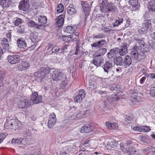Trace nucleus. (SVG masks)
I'll list each match as a JSON object with an SVG mask.
<instances>
[{"label": "nucleus", "instance_id": "f257e3e1", "mask_svg": "<svg viewBox=\"0 0 155 155\" xmlns=\"http://www.w3.org/2000/svg\"><path fill=\"white\" fill-rule=\"evenodd\" d=\"M4 127L7 129L16 130H19L21 127V124L17 119H8L5 123Z\"/></svg>", "mask_w": 155, "mask_h": 155}, {"label": "nucleus", "instance_id": "f03ea898", "mask_svg": "<svg viewBox=\"0 0 155 155\" xmlns=\"http://www.w3.org/2000/svg\"><path fill=\"white\" fill-rule=\"evenodd\" d=\"M151 28V21L150 20H145L142 28L139 30V32L141 34L146 33L148 30H150Z\"/></svg>", "mask_w": 155, "mask_h": 155}, {"label": "nucleus", "instance_id": "7ed1b4c3", "mask_svg": "<svg viewBox=\"0 0 155 155\" xmlns=\"http://www.w3.org/2000/svg\"><path fill=\"white\" fill-rule=\"evenodd\" d=\"M103 68L104 71L107 74H113V71H112L113 68L112 63L111 62L107 61L103 66Z\"/></svg>", "mask_w": 155, "mask_h": 155}, {"label": "nucleus", "instance_id": "20e7f679", "mask_svg": "<svg viewBox=\"0 0 155 155\" xmlns=\"http://www.w3.org/2000/svg\"><path fill=\"white\" fill-rule=\"evenodd\" d=\"M31 100L33 104H37L42 102V97L41 95H38L37 92H34L32 94Z\"/></svg>", "mask_w": 155, "mask_h": 155}, {"label": "nucleus", "instance_id": "39448f33", "mask_svg": "<svg viewBox=\"0 0 155 155\" xmlns=\"http://www.w3.org/2000/svg\"><path fill=\"white\" fill-rule=\"evenodd\" d=\"M7 59L8 62L11 64H15L18 63L20 61V57L18 55H8Z\"/></svg>", "mask_w": 155, "mask_h": 155}, {"label": "nucleus", "instance_id": "423d86ee", "mask_svg": "<svg viewBox=\"0 0 155 155\" xmlns=\"http://www.w3.org/2000/svg\"><path fill=\"white\" fill-rule=\"evenodd\" d=\"M56 121V118L55 114L52 113L49 116L48 123V127L51 128L54 126Z\"/></svg>", "mask_w": 155, "mask_h": 155}, {"label": "nucleus", "instance_id": "0eeeda50", "mask_svg": "<svg viewBox=\"0 0 155 155\" xmlns=\"http://www.w3.org/2000/svg\"><path fill=\"white\" fill-rule=\"evenodd\" d=\"M131 141L130 140L127 141L126 144L124 145H123V143H121L120 144L121 148L122 149H126V150H125V151H126V152H129L130 153H133V152H136L134 149L133 148V147H132L131 149L129 147H127L130 144H131Z\"/></svg>", "mask_w": 155, "mask_h": 155}, {"label": "nucleus", "instance_id": "6e6552de", "mask_svg": "<svg viewBox=\"0 0 155 155\" xmlns=\"http://www.w3.org/2000/svg\"><path fill=\"white\" fill-rule=\"evenodd\" d=\"M32 102L27 99H25L19 101L18 104V107L19 108H27L31 106Z\"/></svg>", "mask_w": 155, "mask_h": 155}, {"label": "nucleus", "instance_id": "1a4fd4ad", "mask_svg": "<svg viewBox=\"0 0 155 155\" xmlns=\"http://www.w3.org/2000/svg\"><path fill=\"white\" fill-rule=\"evenodd\" d=\"M62 75L61 72L58 70H56L52 74L51 78L53 81H58L61 80Z\"/></svg>", "mask_w": 155, "mask_h": 155}, {"label": "nucleus", "instance_id": "9d476101", "mask_svg": "<svg viewBox=\"0 0 155 155\" xmlns=\"http://www.w3.org/2000/svg\"><path fill=\"white\" fill-rule=\"evenodd\" d=\"M85 94L84 90L79 91L78 94L74 98V101L76 102H80L82 99L84 97Z\"/></svg>", "mask_w": 155, "mask_h": 155}, {"label": "nucleus", "instance_id": "9b49d317", "mask_svg": "<svg viewBox=\"0 0 155 155\" xmlns=\"http://www.w3.org/2000/svg\"><path fill=\"white\" fill-rule=\"evenodd\" d=\"M93 2H91V4L89 5L87 4V2L82 1L81 4L82 6L83 10L85 12L86 15H88L89 13L90 9L91 8V6Z\"/></svg>", "mask_w": 155, "mask_h": 155}, {"label": "nucleus", "instance_id": "f8f14e48", "mask_svg": "<svg viewBox=\"0 0 155 155\" xmlns=\"http://www.w3.org/2000/svg\"><path fill=\"white\" fill-rule=\"evenodd\" d=\"M138 46H135L132 49L130 53V55L133 60H138Z\"/></svg>", "mask_w": 155, "mask_h": 155}, {"label": "nucleus", "instance_id": "ddd939ff", "mask_svg": "<svg viewBox=\"0 0 155 155\" xmlns=\"http://www.w3.org/2000/svg\"><path fill=\"white\" fill-rule=\"evenodd\" d=\"M19 9L24 11H26L29 8V4L26 0L21 1L19 4Z\"/></svg>", "mask_w": 155, "mask_h": 155}, {"label": "nucleus", "instance_id": "4468645a", "mask_svg": "<svg viewBox=\"0 0 155 155\" xmlns=\"http://www.w3.org/2000/svg\"><path fill=\"white\" fill-rule=\"evenodd\" d=\"M30 65L28 62L26 61H24L21 62L18 65V69L21 71H25L28 69Z\"/></svg>", "mask_w": 155, "mask_h": 155}, {"label": "nucleus", "instance_id": "2eb2a0df", "mask_svg": "<svg viewBox=\"0 0 155 155\" xmlns=\"http://www.w3.org/2000/svg\"><path fill=\"white\" fill-rule=\"evenodd\" d=\"M17 45L20 48H25L27 44L25 40L22 38H20L17 41Z\"/></svg>", "mask_w": 155, "mask_h": 155}, {"label": "nucleus", "instance_id": "dca6fc26", "mask_svg": "<svg viewBox=\"0 0 155 155\" xmlns=\"http://www.w3.org/2000/svg\"><path fill=\"white\" fill-rule=\"evenodd\" d=\"M77 12L76 7L73 4H70L67 8V12L70 15H74Z\"/></svg>", "mask_w": 155, "mask_h": 155}, {"label": "nucleus", "instance_id": "f3484780", "mask_svg": "<svg viewBox=\"0 0 155 155\" xmlns=\"http://www.w3.org/2000/svg\"><path fill=\"white\" fill-rule=\"evenodd\" d=\"M92 130V127L89 124H86L82 126L80 130L81 133H88Z\"/></svg>", "mask_w": 155, "mask_h": 155}, {"label": "nucleus", "instance_id": "a211bd4d", "mask_svg": "<svg viewBox=\"0 0 155 155\" xmlns=\"http://www.w3.org/2000/svg\"><path fill=\"white\" fill-rule=\"evenodd\" d=\"M107 2L106 1H103L100 4V10L103 12L107 13L109 12L108 7H107Z\"/></svg>", "mask_w": 155, "mask_h": 155}, {"label": "nucleus", "instance_id": "6ab92c4d", "mask_svg": "<svg viewBox=\"0 0 155 155\" xmlns=\"http://www.w3.org/2000/svg\"><path fill=\"white\" fill-rule=\"evenodd\" d=\"M8 41L7 39L4 38H3L1 40V44L3 48L7 51L9 50V48Z\"/></svg>", "mask_w": 155, "mask_h": 155}, {"label": "nucleus", "instance_id": "aec40b11", "mask_svg": "<svg viewBox=\"0 0 155 155\" xmlns=\"http://www.w3.org/2000/svg\"><path fill=\"white\" fill-rule=\"evenodd\" d=\"M64 16L63 15H61L58 16L56 19V24L57 26L58 27H61L64 22Z\"/></svg>", "mask_w": 155, "mask_h": 155}, {"label": "nucleus", "instance_id": "412c9836", "mask_svg": "<svg viewBox=\"0 0 155 155\" xmlns=\"http://www.w3.org/2000/svg\"><path fill=\"white\" fill-rule=\"evenodd\" d=\"M117 143L114 140H111L107 142V148L110 150H114L117 147Z\"/></svg>", "mask_w": 155, "mask_h": 155}, {"label": "nucleus", "instance_id": "4be33fe9", "mask_svg": "<svg viewBox=\"0 0 155 155\" xmlns=\"http://www.w3.org/2000/svg\"><path fill=\"white\" fill-rule=\"evenodd\" d=\"M127 53V46L126 45H123L119 49V53L121 56L125 55Z\"/></svg>", "mask_w": 155, "mask_h": 155}, {"label": "nucleus", "instance_id": "5701e85b", "mask_svg": "<svg viewBox=\"0 0 155 155\" xmlns=\"http://www.w3.org/2000/svg\"><path fill=\"white\" fill-rule=\"evenodd\" d=\"M105 124L107 127L109 129H116L118 126L117 123L114 122L111 123L109 121L106 122Z\"/></svg>", "mask_w": 155, "mask_h": 155}, {"label": "nucleus", "instance_id": "b1692460", "mask_svg": "<svg viewBox=\"0 0 155 155\" xmlns=\"http://www.w3.org/2000/svg\"><path fill=\"white\" fill-rule=\"evenodd\" d=\"M76 29V28L74 27H73L72 26H68L64 28V31L65 32L72 33L75 31Z\"/></svg>", "mask_w": 155, "mask_h": 155}, {"label": "nucleus", "instance_id": "393cba45", "mask_svg": "<svg viewBox=\"0 0 155 155\" xmlns=\"http://www.w3.org/2000/svg\"><path fill=\"white\" fill-rule=\"evenodd\" d=\"M115 63L117 66H122L123 64V59L121 57H116L114 58Z\"/></svg>", "mask_w": 155, "mask_h": 155}, {"label": "nucleus", "instance_id": "a878e982", "mask_svg": "<svg viewBox=\"0 0 155 155\" xmlns=\"http://www.w3.org/2000/svg\"><path fill=\"white\" fill-rule=\"evenodd\" d=\"M47 18L45 16L39 15L38 18V23L40 25H44L47 22Z\"/></svg>", "mask_w": 155, "mask_h": 155}, {"label": "nucleus", "instance_id": "bb28decb", "mask_svg": "<svg viewBox=\"0 0 155 155\" xmlns=\"http://www.w3.org/2000/svg\"><path fill=\"white\" fill-rule=\"evenodd\" d=\"M148 7L150 12H155V1H153L150 2Z\"/></svg>", "mask_w": 155, "mask_h": 155}, {"label": "nucleus", "instance_id": "cd10ccee", "mask_svg": "<svg viewBox=\"0 0 155 155\" xmlns=\"http://www.w3.org/2000/svg\"><path fill=\"white\" fill-rule=\"evenodd\" d=\"M101 58H98L95 57L93 60L92 62L95 65L97 66H101L102 63Z\"/></svg>", "mask_w": 155, "mask_h": 155}, {"label": "nucleus", "instance_id": "c85d7f7f", "mask_svg": "<svg viewBox=\"0 0 155 155\" xmlns=\"http://www.w3.org/2000/svg\"><path fill=\"white\" fill-rule=\"evenodd\" d=\"M124 61L125 65L127 66L130 65L131 64L132 62L131 57L128 55L126 56L124 59Z\"/></svg>", "mask_w": 155, "mask_h": 155}, {"label": "nucleus", "instance_id": "c756f323", "mask_svg": "<svg viewBox=\"0 0 155 155\" xmlns=\"http://www.w3.org/2000/svg\"><path fill=\"white\" fill-rule=\"evenodd\" d=\"M118 51V48H115L111 49L109 52L107 53L108 57H109L110 56V57H113L116 54V53Z\"/></svg>", "mask_w": 155, "mask_h": 155}, {"label": "nucleus", "instance_id": "7c9ffc66", "mask_svg": "<svg viewBox=\"0 0 155 155\" xmlns=\"http://www.w3.org/2000/svg\"><path fill=\"white\" fill-rule=\"evenodd\" d=\"M28 25L30 27H34L37 29H39L41 26L36 23L33 21H29L28 23Z\"/></svg>", "mask_w": 155, "mask_h": 155}, {"label": "nucleus", "instance_id": "2f4dec72", "mask_svg": "<svg viewBox=\"0 0 155 155\" xmlns=\"http://www.w3.org/2000/svg\"><path fill=\"white\" fill-rule=\"evenodd\" d=\"M96 84L95 82L90 81L88 82V87L91 90H93L96 88Z\"/></svg>", "mask_w": 155, "mask_h": 155}, {"label": "nucleus", "instance_id": "473e14b6", "mask_svg": "<svg viewBox=\"0 0 155 155\" xmlns=\"http://www.w3.org/2000/svg\"><path fill=\"white\" fill-rule=\"evenodd\" d=\"M135 97H131V100H133L132 102L135 103H138L141 101L142 97L140 95L137 94V95H135Z\"/></svg>", "mask_w": 155, "mask_h": 155}, {"label": "nucleus", "instance_id": "72a5a7b5", "mask_svg": "<svg viewBox=\"0 0 155 155\" xmlns=\"http://www.w3.org/2000/svg\"><path fill=\"white\" fill-rule=\"evenodd\" d=\"M72 34L70 36V38L71 39V41H75L77 40L78 38V33H72Z\"/></svg>", "mask_w": 155, "mask_h": 155}, {"label": "nucleus", "instance_id": "f704fd0d", "mask_svg": "<svg viewBox=\"0 0 155 155\" xmlns=\"http://www.w3.org/2000/svg\"><path fill=\"white\" fill-rule=\"evenodd\" d=\"M43 74L42 70H40L38 72L35 73V76L36 77L41 79H42L45 77L44 75Z\"/></svg>", "mask_w": 155, "mask_h": 155}, {"label": "nucleus", "instance_id": "c9c22d12", "mask_svg": "<svg viewBox=\"0 0 155 155\" xmlns=\"http://www.w3.org/2000/svg\"><path fill=\"white\" fill-rule=\"evenodd\" d=\"M107 50L105 48H102L99 49L97 51V53L98 54L97 56H100L103 55L106 52Z\"/></svg>", "mask_w": 155, "mask_h": 155}, {"label": "nucleus", "instance_id": "e433bc0d", "mask_svg": "<svg viewBox=\"0 0 155 155\" xmlns=\"http://www.w3.org/2000/svg\"><path fill=\"white\" fill-rule=\"evenodd\" d=\"M22 23V20L18 18H16V19L13 22L14 25L15 26H18L19 25Z\"/></svg>", "mask_w": 155, "mask_h": 155}, {"label": "nucleus", "instance_id": "4c0bfd02", "mask_svg": "<svg viewBox=\"0 0 155 155\" xmlns=\"http://www.w3.org/2000/svg\"><path fill=\"white\" fill-rule=\"evenodd\" d=\"M64 10V6L61 4H59L57 8V13H60L63 11Z\"/></svg>", "mask_w": 155, "mask_h": 155}, {"label": "nucleus", "instance_id": "58836bf2", "mask_svg": "<svg viewBox=\"0 0 155 155\" xmlns=\"http://www.w3.org/2000/svg\"><path fill=\"white\" fill-rule=\"evenodd\" d=\"M140 132H147L150 131L151 129L149 127L147 126H140Z\"/></svg>", "mask_w": 155, "mask_h": 155}, {"label": "nucleus", "instance_id": "ea45409f", "mask_svg": "<svg viewBox=\"0 0 155 155\" xmlns=\"http://www.w3.org/2000/svg\"><path fill=\"white\" fill-rule=\"evenodd\" d=\"M8 0H2L0 4L3 7H7L8 6Z\"/></svg>", "mask_w": 155, "mask_h": 155}, {"label": "nucleus", "instance_id": "a19ab883", "mask_svg": "<svg viewBox=\"0 0 155 155\" xmlns=\"http://www.w3.org/2000/svg\"><path fill=\"white\" fill-rule=\"evenodd\" d=\"M40 70H42V72H43V74L45 76L48 74L50 72V69L48 67H46L45 68H41Z\"/></svg>", "mask_w": 155, "mask_h": 155}, {"label": "nucleus", "instance_id": "79ce46f5", "mask_svg": "<svg viewBox=\"0 0 155 155\" xmlns=\"http://www.w3.org/2000/svg\"><path fill=\"white\" fill-rule=\"evenodd\" d=\"M147 68L144 66H143L141 67V71L143 74H145V76L147 77L149 76V75L147 73Z\"/></svg>", "mask_w": 155, "mask_h": 155}, {"label": "nucleus", "instance_id": "37998d69", "mask_svg": "<svg viewBox=\"0 0 155 155\" xmlns=\"http://www.w3.org/2000/svg\"><path fill=\"white\" fill-rule=\"evenodd\" d=\"M114 98L113 97H107V100L105 101L107 104H111L114 102Z\"/></svg>", "mask_w": 155, "mask_h": 155}, {"label": "nucleus", "instance_id": "c03bdc74", "mask_svg": "<svg viewBox=\"0 0 155 155\" xmlns=\"http://www.w3.org/2000/svg\"><path fill=\"white\" fill-rule=\"evenodd\" d=\"M21 138H20L18 139H13L12 143L20 145L21 144Z\"/></svg>", "mask_w": 155, "mask_h": 155}, {"label": "nucleus", "instance_id": "a18cd8bd", "mask_svg": "<svg viewBox=\"0 0 155 155\" xmlns=\"http://www.w3.org/2000/svg\"><path fill=\"white\" fill-rule=\"evenodd\" d=\"M131 5L133 7H135L138 4V0H130L129 1Z\"/></svg>", "mask_w": 155, "mask_h": 155}, {"label": "nucleus", "instance_id": "49530a36", "mask_svg": "<svg viewBox=\"0 0 155 155\" xmlns=\"http://www.w3.org/2000/svg\"><path fill=\"white\" fill-rule=\"evenodd\" d=\"M135 40L141 47H142L141 45H142L143 46H144V42L143 38H142L141 39H140L138 38H135Z\"/></svg>", "mask_w": 155, "mask_h": 155}, {"label": "nucleus", "instance_id": "de8ad7c7", "mask_svg": "<svg viewBox=\"0 0 155 155\" xmlns=\"http://www.w3.org/2000/svg\"><path fill=\"white\" fill-rule=\"evenodd\" d=\"M150 93L152 97H155V87H152L150 88Z\"/></svg>", "mask_w": 155, "mask_h": 155}, {"label": "nucleus", "instance_id": "09e8293b", "mask_svg": "<svg viewBox=\"0 0 155 155\" xmlns=\"http://www.w3.org/2000/svg\"><path fill=\"white\" fill-rule=\"evenodd\" d=\"M123 19H120L119 20L116 21L114 23H113V25L114 27L117 26L119 25H120L123 22Z\"/></svg>", "mask_w": 155, "mask_h": 155}, {"label": "nucleus", "instance_id": "8fccbe9b", "mask_svg": "<svg viewBox=\"0 0 155 155\" xmlns=\"http://www.w3.org/2000/svg\"><path fill=\"white\" fill-rule=\"evenodd\" d=\"M7 135V134L6 133H1L0 134V143L3 141Z\"/></svg>", "mask_w": 155, "mask_h": 155}, {"label": "nucleus", "instance_id": "3c124183", "mask_svg": "<svg viewBox=\"0 0 155 155\" xmlns=\"http://www.w3.org/2000/svg\"><path fill=\"white\" fill-rule=\"evenodd\" d=\"M62 39L64 41L66 42H68L71 41L70 35L63 36L62 37Z\"/></svg>", "mask_w": 155, "mask_h": 155}, {"label": "nucleus", "instance_id": "603ef678", "mask_svg": "<svg viewBox=\"0 0 155 155\" xmlns=\"http://www.w3.org/2000/svg\"><path fill=\"white\" fill-rule=\"evenodd\" d=\"M138 60H142L144 59L145 57V56L144 53L142 52H140L138 51Z\"/></svg>", "mask_w": 155, "mask_h": 155}, {"label": "nucleus", "instance_id": "864d4df0", "mask_svg": "<svg viewBox=\"0 0 155 155\" xmlns=\"http://www.w3.org/2000/svg\"><path fill=\"white\" fill-rule=\"evenodd\" d=\"M107 6L108 7L109 12H113L115 10V8L110 3L109 4L107 3Z\"/></svg>", "mask_w": 155, "mask_h": 155}, {"label": "nucleus", "instance_id": "5fc2aeb1", "mask_svg": "<svg viewBox=\"0 0 155 155\" xmlns=\"http://www.w3.org/2000/svg\"><path fill=\"white\" fill-rule=\"evenodd\" d=\"M105 36L103 34H100L98 35H94L93 38L98 39H101L104 38L105 37Z\"/></svg>", "mask_w": 155, "mask_h": 155}, {"label": "nucleus", "instance_id": "6e6d98bb", "mask_svg": "<svg viewBox=\"0 0 155 155\" xmlns=\"http://www.w3.org/2000/svg\"><path fill=\"white\" fill-rule=\"evenodd\" d=\"M100 47L103 46L106 44V41L104 39H102L98 41Z\"/></svg>", "mask_w": 155, "mask_h": 155}, {"label": "nucleus", "instance_id": "4d7b16f0", "mask_svg": "<svg viewBox=\"0 0 155 155\" xmlns=\"http://www.w3.org/2000/svg\"><path fill=\"white\" fill-rule=\"evenodd\" d=\"M132 120V118L129 115H126V117L125 118V121L127 123H129V122Z\"/></svg>", "mask_w": 155, "mask_h": 155}, {"label": "nucleus", "instance_id": "13d9d810", "mask_svg": "<svg viewBox=\"0 0 155 155\" xmlns=\"http://www.w3.org/2000/svg\"><path fill=\"white\" fill-rule=\"evenodd\" d=\"M28 144V140L26 138H21V144L24 145Z\"/></svg>", "mask_w": 155, "mask_h": 155}, {"label": "nucleus", "instance_id": "bf43d9fd", "mask_svg": "<svg viewBox=\"0 0 155 155\" xmlns=\"http://www.w3.org/2000/svg\"><path fill=\"white\" fill-rule=\"evenodd\" d=\"M18 32L21 33L24 32V26L23 25L19 26L18 28Z\"/></svg>", "mask_w": 155, "mask_h": 155}, {"label": "nucleus", "instance_id": "052dcab7", "mask_svg": "<svg viewBox=\"0 0 155 155\" xmlns=\"http://www.w3.org/2000/svg\"><path fill=\"white\" fill-rule=\"evenodd\" d=\"M73 146L72 145H71V146H66V147H64V148L65 149L67 150L68 151V152H70L71 151L72 149H73V148L72 147Z\"/></svg>", "mask_w": 155, "mask_h": 155}, {"label": "nucleus", "instance_id": "680f3d73", "mask_svg": "<svg viewBox=\"0 0 155 155\" xmlns=\"http://www.w3.org/2000/svg\"><path fill=\"white\" fill-rule=\"evenodd\" d=\"M60 50V49L58 48V47H54L51 49V53H55L56 52H58Z\"/></svg>", "mask_w": 155, "mask_h": 155}, {"label": "nucleus", "instance_id": "e2e57ef3", "mask_svg": "<svg viewBox=\"0 0 155 155\" xmlns=\"http://www.w3.org/2000/svg\"><path fill=\"white\" fill-rule=\"evenodd\" d=\"M91 46L92 47L96 48H100L98 41L95 42L93 44H92Z\"/></svg>", "mask_w": 155, "mask_h": 155}, {"label": "nucleus", "instance_id": "0e129e2a", "mask_svg": "<svg viewBox=\"0 0 155 155\" xmlns=\"http://www.w3.org/2000/svg\"><path fill=\"white\" fill-rule=\"evenodd\" d=\"M85 114V112L83 111L80 112L77 114V117L78 118H80Z\"/></svg>", "mask_w": 155, "mask_h": 155}, {"label": "nucleus", "instance_id": "69168bd1", "mask_svg": "<svg viewBox=\"0 0 155 155\" xmlns=\"http://www.w3.org/2000/svg\"><path fill=\"white\" fill-rule=\"evenodd\" d=\"M5 73L3 71H0V80H2L4 79Z\"/></svg>", "mask_w": 155, "mask_h": 155}, {"label": "nucleus", "instance_id": "338daca9", "mask_svg": "<svg viewBox=\"0 0 155 155\" xmlns=\"http://www.w3.org/2000/svg\"><path fill=\"white\" fill-rule=\"evenodd\" d=\"M6 37L8 39V41H10L11 37V32H8L7 33L6 35Z\"/></svg>", "mask_w": 155, "mask_h": 155}, {"label": "nucleus", "instance_id": "774afa93", "mask_svg": "<svg viewBox=\"0 0 155 155\" xmlns=\"http://www.w3.org/2000/svg\"><path fill=\"white\" fill-rule=\"evenodd\" d=\"M68 46L67 45H65L62 48V50L63 51V52H66L68 49Z\"/></svg>", "mask_w": 155, "mask_h": 155}]
</instances>
